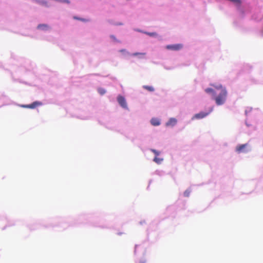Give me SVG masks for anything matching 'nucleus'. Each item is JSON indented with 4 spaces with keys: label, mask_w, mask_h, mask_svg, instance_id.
Listing matches in <instances>:
<instances>
[{
    "label": "nucleus",
    "mask_w": 263,
    "mask_h": 263,
    "mask_svg": "<svg viewBox=\"0 0 263 263\" xmlns=\"http://www.w3.org/2000/svg\"><path fill=\"white\" fill-rule=\"evenodd\" d=\"M151 151L155 154L156 157H157L160 154V152L156 149H152Z\"/></svg>",
    "instance_id": "obj_15"
},
{
    "label": "nucleus",
    "mask_w": 263,
    "mask_h": 263,
    "mask_svg": "<svg viewBox=\"0 0 263 263\" xmlns=\"http://www.w3.org/2000/svg\"><path fill=\"white\" fill-rule=\"evenodd\" d=\"M99 92L101 95H103L105 93V90L102 88L99 89Z\"/></svg>",
    "instance_id": "obj_17"
},
{
    "label": "nucleus",
    "mask_w": 263,
    "mask_h": 263,
    "mask_svg": "<svg viewBox=\"0 0 263 263\" xmlns=\"http://www.w3.org/2000/svg\"><path fill=\"white\" fill-rule=\"evenodd\" d=\"M205 91L207 93H212L214 94L217 93L216 91H215L212 88H208L205 89Z\"/></svg>",
    "instance_id": "obj_13"
},
{
    "label": "nucleus",
    "mask_w": 263,
    "mask_h": 263,
    "mask_svg": "<svg viewBox=\"0 0 263 263\" xmlns=\"http://www.w3.org/2000/svg\"><path fill=\"white\" fill-rule=\"evenodd\" d=\"M73 18L75 19V20H80V21H83V22L86 21L85 19L79 18V17H78L77 16H74Z\"/></svg>",
    "instance_id": "obj_18"
},
{
    "label": "nucleus",
    "mask_w": 263,
    "mask_h": 263,
    "mask_svg": "<svg viewBox=\"0 0 263 263\" xmlns=\"http://www.w3.org/2000/svg\"><path fill=\"white\" fill-rule=\"evenodd\" d=\"M216 89L219 91L218 95L215 98L216 103L217 105H221L224 104L226 100L227 92L225 88L221 85L218 86L213 85Z\"/></svg>",
    "instance_id": "obj_1"
},
{
    "label": "nucleus",
    "mask_w": 263,
    "mask_h": 263,
    "mask_svg": "<svg viewBox=\"0 0 263 263\" xmlns=\"http://www.w3.org/2000/svg\"><path fill=\"white\" fill-rule=\"evenodd\" d=\"M35 2L42 5H47V2L45 0H35Z\"/></svg>",
    "instance_id": "obj_12"
},
{
    "label": "nucleus",
    "mask_w": 263,
    "mask_h": 263,
    "mask_svg": "<svg viewBox=\"0 0 263 263\" xmlns=\"http://www.w3.org/2000/svg\"><path fill=\"white\" fill-rule=\"evenodd\" d=\"M125 51H126L125 49H122L120 50V52H125Z\"/></svg>",
    "instance_id": "obj_20"
},
{
    "label": "nucleus",
    "mask_w": 263,
    "mask_h": 263,
    "mask_svg": "<svg viewBox=\"0 0 263 263\" xmlns=\"http://www.w3.org/2000/svg\"><path fill=\"white\" fill-rule=\"evenodd\" d=\"M117 99H118V103L123 108H127V106L126 104L125 99L123 97H122L121 96H119L118 97Z\"/></svg>",
    "instance_id": "obj_6"
},
{
    "label": "nucleus",
    "mask_w": 263,
    "mask_h": 263,
    "mask_svg": "<svg viewBox=\"0 0 263 263\" xmlns=\"http://www.w3.org/2000/svg\"><path fill=\"white\" fill-rule=\"evenodd\" d=\"M42 105V102H39V101H35L30 104L22 105L21 106L23 108L34 109V108L37 107V106H41Z\"/></svg>",
    "instance_id": "obj_3"
},
{
    "label": "nucleus",
    "mask_w": 263,
    "mask_h": 263,
    "mask_svg": "<svg viewBox=\"0 0 263 263\" xmlns=\"http://www.w3.org/2000/svg\"><path fill=\"white\" fill-rule=\"evenodd\" d=\"M190 193H191V191L189 190H187L184 191V192L183 193L184 196L185 197H189L190 194Z\"/></svg>",
    "instance_id": "obj_14"
},
{
    "label": "nucleus",
    "mask_w": 263,
    "mask_h": 263,
    "mask_svg": "<svg viewBox=\"0 0 263 263\" xmlns=\"http://www.w3.org/2000/svg\"><path fill=\"white\" fill-rule=\"evenodd\" d=\"M61 2L66 3H68V4H69L70 3L68 0H62Z\"/></svg>",
    "instance_id": "obj_19"
},
{
    "label": "nucleus",
    "mask_w": 263,
    "mask_h": 263,
    "mask_svg": "<svg viewBox=\"0 0 263 263\" xmlns=\"http://www.w3.org/2000/svg\"><path fill=\"white\" fill-rule=\"evenodd\" d=\"M151 123L154 126H158L160 124L159 120L156 118L152 119L151 120Z\"/></svg>",
    "instance_id": "obj_8"
},
{
    "label": "nucleus",
    "mask_w": 263,
    "mask_h": 263,
    "mask_svg": "<svg viewBox=\"0 0 263 263\" xmlns=\"http://www.w3.org/2000/svg\"><path fill=\"white\" fill-rule=\"evenodd\" d=\"M163 160V158H159L158 157H155L154 159V161L157 164H160L162 161Z\"/></svg>",
    "instance_id": "obj_10"
},
{
    "label": "nucleus",
    "mask_w": 263,
    "mask_h": 263,
    "mask_svg": "<svg viewBox=\"0 0 263 263\" xmlns=\"http://www.w3.org/2000/svg\"><path fill=\"white\" fill-rule=\"evenodd\" d=\"M247 146L248 144L239 145L236 147V151L238 153H246L248 152V150L247 149Z\"/></svg>",
    "instance_id": "obj_4"
},
{
    "label": "nucleus",
    "mask_w": 263,
    "mask_h": 263,
    "mask_svg": "<svg viewBox=\"0 0 263 263\" xmlns=\"http://www.w3.org/2000/svg\"><path fill=\"white\" fill-rule=\"evenodd\" d=\"M177 123V120L175 118H171L166 123L167 126H173Z\"/></svg>",
    "instance_id": "obj_7"
},
{
    "label": "nucleus",
    "mask_w": 263,
    "mask_h": 263,
    "mask_svg": "<svg viewBox=\"0 0 263 263\" xmlns=\"http://www.w3.org/2000/svg\"><path fill=\"white\" fill-rule=\"evenodd\" d=\"M183 48V45L181 44H177L174 45H168L166 46V48L168 50L178 51Z\"/></svg>",
    "instance_id": "obj_2"
},
{
    "label": "nucleus",
    "mask_w": 263,
    "mask_h": 263,
    "mask_svg": "<svg viewBox=\"0 0 263 263\" xmlns=\"http://www.w3.org/2000/svg\"><path fill=\"white\" fill-rule=\"evenodd\" d=\"M37 29L41 30H47L49 27L46 24H40L37 26Z\"/></svg>",
    "instance_id": "obj_9"
},
{
    "label": "nucleus",
    "mask_w": 263,
    "mask_h": 263,
    "mask_svg": "<svg viewBox=\"0 0 263 263\" xmlns=\"http://www.w3.org/2000/svg\"><path fill=\"white\" fill-rule=\"evenodd\" d=\"M138 55H145V53H140V52H135V53H134L132 55L133 56H137Z\"/></svg>",
    "instance_id": "obj_16"
},
{
    "label": "nucleus",
    "mask_w": 263,
    "mask_h": 263,
    "mask_svg": "<svg viewBox=\"0 0 263 263\" xmlns=\"http://www.w3.org/2000/svg\"><path fill=\"white\" fill-rule=\"evenodd\" d=\"M213 109L211 108L208 112H200L198 114H196L194 115L193 119H200L205 117L208 116L212 111Z\"/></svg>",
    "instance_id": "obj_5"
},
{
    "label": "nucleus",
    "mask_w": 263,
    "mask_h": 263,
    "mask_svg": "<svg viewBox=\"0 0 263 263\" xmlns=\"http://www.w3.org/2000/svg\"><path fill=\"white\" fill-rule=\"evenodd\" d=\"M143 87L145 89L149 91H154V88L152 86L144 85L143 86Z\"/></svg>",
    "instance_id": "obj_11"
},
{
    "label": "nucleus",
    "mask_w": 263,
    "mask_h": 263,
    "mask_svg": "<svg viewBox=\"0 0 263 263\" xmlns=\"http://www.w3.org/2000/svg\"><path fill=\"white\" fill-rule=\"evenodd\" d=\"M155 33H148V34H149L150 35H153Z\"/></svg>",
    "instance_id": "obj_21"
}]
</instances>
